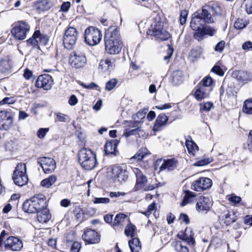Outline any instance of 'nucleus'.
Masks as SVG:
<instances>
[{
  "mask_svg": "<svg viewBox=\"0 0 252 252\" xmlns=\"http://www.w3.org/2000/svg\"><path fill=\"white\" fill-rule=\"evenodd\" d=\"M224 45L225 42L224 41H221L219 42L215 46V51L219 52H221L223 50Z\"/></svg>",
  "mask_w": 252,
  "mask_h": 252,
  "instance_id": "nucleus-60",
  "label": "nucleus"
},
{
  "mask_svg": "<svg viewBox=\"0 0 252 252\" xmlns=\"http://www.w3.org/2000/svg\"><path fill=\"white\" fill-rule=\"evenodd\" d=\"M81 85L84 88L88 89H91L95 88L96 90H99V87L94 83H91L89 85H87L85 84L81 83Z\"/></svg>",
  "mask_w": 252,
  "mask_h": 252,
  "instance_id": "nucleus-59",
  "label": "nucleus"
},
{
  "mask_svg": "<svg viewBox=\"0 0 252 252\" xmlns=\"http://www.w3.org/2000/svg\"><path fill=\"white\" fill-rule=\"evenodd\" d=\"M213 205L212 199L207 196H201L196 204V209L198 212L209 211Z\"/></svg>",
  "mask_w": 252,
  "mask_h": 252,
  "instance_id": "nucleus-16",
  "label": "nucleus"
},
{
  "mask_svg": "<svg viewBox=\"0 0 252 252\" xmlns=\"http://www.w3.org/2000/svg\"><path fill=\"white\" fill-rule=\"evenodd\" d=\"M184 80L183 72L180 70H174L171 75L170 82L173 86H178L181 84Z\"/></svg>",
  "mask_w": 252,
  "mask_h": 252,
  "instance_id": "nucleus-25",
  "label": "nucleus"
},
{
  "mask_svg": "<svg viewBox=\"0 0 252 252\" xmlns=\"http://www.w3.org/2000/svg\"><path fill=\"white\" fill-rule=\"evenodd\" d=\"M136 229L135 226L132 224L129 220L125 228V233L127 236H130L131 238H133Z\"/></svg>",
  "mask_w": 252,
  "mask_h": 252,
  "instance_id": "nucleus-37",
  "label": "nucleus"
},
{
  "mask_svg": "<svg viewBox=\"0 0 252 252\" xmlns=\"http://www.w3.org/2000/svg\"><path fill=\"white\" fill-rule=\"evenodd\" d=\"M81 244L78 242H74L70 250V252H79L81 249Z\"/></svg>",
  "mask_w": 252,
  "mask_h": 252,
  "instance_id": "nucleus-53",
  "label": "nucleus"
},
{
  "mask_svg": "<svg viewBox=\"0 0 252 252\" xmlns=\"http://www.w3.org/2000/svg\"><path fill=\"white\" fill-rule=\"evenodd\" d=\"M228 200L232 203L237 204L240 202L241 198L240 196L232 195L228 197Z\"/></svg>",
  "mask_w": 252,
  "mask_h": 252,
  "instance_id": "nucleus-56",
  "label": "nucleus"
},
{
  "mask_svg": "<svg viewBox=\"0 0 252 252\" xmlns=\"http://www.w3.org/2000/svg\"><path fill=\"white\" fill-rule=\"evenodd\" d=\"M150 154L146 148H141L133 157L130 159L133 161L136 160L137 161H139L142 160L147 155Z\"/></svg>",
  "mask_w": 252,
  "mask_h": 252,
  "instance_id": "nucleus-32",
  "label": "nucleus"
},
{
  "mask_svg": "<svg viewBox=\"0 0 252 252\" xmlns=\"http://www.w3.org/2000/svg\"><path fill=\"white\" fill-rule=\"evenodd\" d=\"M188 14V12L186 10H183L181 11L180 15V22L181 25H183L186 23Z\"/></svg>",
  "mask_w": 252,
  "mask_h": 252,
  "instance_id": "nucleus-50",
  "label": "nucleus"
},
{
  "mask_svg": "<svg viewBox=\"0 0 252 252\" xmlns=\"http://www.w3.org/2000/svg\"><path fill=\"white\" fill-rule=\"evenodd\" d=\"M247 23L245 20L238 18L234 23V27L238 30H242L245 28Z\"/></svg>",
  "mask_w": 252,
  "mask_h": 252,
  "instance_id": "nucleus-44",
  "label": "nucleus"
},
{
  "mask_svg": "<svg viewBox=\"0 0 252 252\" xmlns=\"http://www.w3.org/2000/svg\"><path fill=\"white\" fill-rule=\"evenodd\" d=\"M14 183L20 187L24 186L28 182L26 165L23 163H19L15 167L12 175Z\"/></svg>",
  "mask_w": 252,
  "mask_h": 252,
  "instance_id": "nucleus-6",
  "label": "nucleus"
},
{
  "mask_svg": "<svg viewBox=\"0 0 252 252\" xmlns=\"http://www.w3.org/2000/svg\"><path fill=\"white\" fill-rule=\"evenodd\" d=\"M36 213L37 220L39 222L46 223L51 219V215L46 208L39 211Z\"/></svg>",
  "mask_w": 252,
  "mask_h": 252,
  "instance_id": "nucleus-27",
  "label": "nucleus"
},
{
  "mask_svg": "<svg viewBox=\"0 0 252 252\" xmlns=\"http://www.w3.org/2000/svg\"><path fill=\"white\" fill-rule=\"evenodd\" d=\"M13 123V117L11 114L7 111H0V129H8Z\"/></svg>",
  "mask_w": 252,
  "mask_h": 252,
  "instance_id": "nucleus-17",
  "label": "nucleus"
},
{
  "mask_svg": "<svg viewBox=\"0 0 252 252\" xmlns=\"http://www.w3.org/2000/svg\"><path fill=\"white\" fill-rule=\"evenodd\" d=\"M213 83V79L210 76H206L204 77L198 84L201 86L205 87V88H209L211 91L212 90Z\"/></svg>",
  "mask_w": 252,
  "mask_h": 252,
  "instance_id": "nucleus-39",
  "label": "nucleus"
},
{
  "mask_svg": "<svg viewBox=\"0 0 252 252\" xmlns=\"http://www.w3.org/2000/svg\"><path fill=\"white\" fill-rule=\"evenodd\" d=\"M132 127L134 128L128 130V131L126 129V131L124 133L123 135L126 137H128L132 135H137L139 137L143 135L144 131L140 128L139 125H134V126Z\"/></svg>",
  "mask_w": 252,
  "mask_h": 252,
  "instance_id": "nucleus-31",
  "label": "nucleus"
},
{
  "mask_svg": "<svg viewBox=\"0 0 252 252\" xmlns=\"http://www.w3.org/2000/svg\"><path fill=\"white\" fill-rule=\"evenodd\" d=\"M179 165V161L177 158H159L155 163V168L158 169V166L160 171L166 170L172 171L176 169Z\"/></svg>",
  "mask_w": 252,
  "mask_h": 252,
  "instance_id": "nucleus-9",
  "label": "nucleus"
},
{
  "mask_svg": "<svg viewBox=\"0 0 252 252\" xmlns=\"http://www.w3.org/2000/svg\"><path fill=\"white\" fill-rule=\"evenodd\" d=\"M37 163L40 165L45 173L52 172L56 167L55 160L49 157H44L38 158Z\"/></svg>",
  "mask_w": 252,
  "mask_h": 252,
  "instance_id": "nucleus-13",
  "label": "nucleus"
},
{
  "mask_svg": "<svg viewBox=\"0 0 252 252\" xmlns=\"http://www.w3.org/2000/svg\"><path fill=\"white\" fill-rule=\"evenodd\" d=\"M57 181V177L55 175H50L48 178L43 180L40 183L41 186L48 188L54 185Z\"/></svg>",
  "mask_w": 252,
  "mask_h": 252,
  "instance_id": "nucleus-34",
  "label": "nucleus"
},
{
  "mask_svg": "<svg viewBox=\"0 0 252 252\" xmlns=\"http://www.w3.org/2000/svg\"><path fill=\"white\" fill-rule=\"evenodd\" d=\"M232 76L239 81L246 83L251 81L252 79V76L250 72L244 70H235L232 73Z\"/></svg>",
  "mask_w": 252,
  "mask_h": 252,
  "instance_id": "nucleus-22",
  "label": "nucleus"
},
{
  "mask_svg": "<svg viewBox=\"0 0 252 252\" xmlns=\"http://www.w3.org/2000/svg\"><path fill=\"white\" fill-rule=\"evenodd\" d=\"M39 34H40L39 31H35L32 37L27 40L28 44L33 46H38V41L37 40V38H38V35Z\"/></svg>",
  "mask_w": 252,
  "mask_h": 252,
  "instance_id": "nucleus-41",
  "label": "nucleus"
},
{
  "mask_svg": "<svg viewBox=\"0 0 252 252\" xmlns=\"http://www.w3.org/2000/svg\"><path fill=\"white\" fill-rule=\"evenodd\" d=\"M16 99L14 97H5L0 101V104L3 105L5 104H12L15 102Z\"/></svg>",
  "mask_w": 252,
  "mask_h": 252,
  "instance_id": "nucleus-51",
  "label": "nucleus"
},
{
  "mask_svg": "<svg viewBox=\"0 0 252 252\" xmlns=\"http://www.w3.org/2000/svg\"><path fill=\"white\" fill-rule=\"evenodd\" d=\"M23 210L28 213H35L38 212L31 199L27 200L24 202Z\"/></svg>",
  "mask_w": 252,
  "mask_h": 252,
  "instance_id": "nucleus-29",
  "label": "nucleus"
},
{
  "mask_svg": "<svg viewBox=\"0 0 252 252\" xmlns=\"http://www.w3.org/2000/svg\"><path fill=\"white\" fill-rule=\"evenodd\" d=\"M230 215L229 214V213L228 212H227L225 214H223L221 217L222 219L225 218V223H226V225H228V224H230L231 223L234 222V220H232L230 218Z\"/></svg>",
  "mask_w": 252,
  "mask_h": 252,
  "instance_id": "nucleus-62",
  "label": "nucleus"
},
{
  "mask_svg": "<svg viewBox=\"0 0 252 252\" xmlns=\"http://www.w3.org/2000/svg\"><path fill=\"white\" fill-rule=\"evenodd\" d=\"M49 128H40L37 132V135L39 138H43L49 131Z\"/></svg>",
  "mask_w": 252,
  "mask_h": 252,
  "instance_id": "nucleus-52",
  "label": "nucleus"
},
{
  "mask_svg": "<svg viewBox=\"0 0 252 252\" xmlns=\"http://www.w3.org/2000/svg\"><path fill=\"white\" fill-rule=\"evenodd\" d=\"M211 71L220 76H222L224 74V71L219 65H215L212 69Z\"/></svg>",
  "mask_w": 252,
  "mask_h": 252,
  "instance_id": "nucleus-54",
  "label": "nucleus"
},
{
  "mask_svg": "<svg viewBox=\"0 0 252 252\" xmlns=\"http://www.w3.org/2000/svg\"><path fill=\"white\" fill-rule=\"evenodd\" d=\"M129 219L126 215L122 213L117 214L112 222V226H122L129 221Z\"/></svg>",
  "mask_w": 252,
  "mask_h": 252,
  "instance_id": "nucleus-26",
  "label": "nucleus"
},
{
  "mask_svg": "<svg viewBox=\"0 0 252 252\" xmlns=\"http://www.w3.org/2000/svg\"><path fill=\"white\" fill-rule=\"evenodd\" d=\"M200 57V52L197 49H193L191 50L190 54V57L194 59H197Z\"/></svg>",
  "mask_w": 252,
  "mask_h": 252,
  "instance_id": "nucleus-57",
  "label": "nucleus"
},
{
  "mask_svg": "<svg viewBox=\"0 0 252 252\" xmlns=\"http://www.w3.org/2000/svg\"><path fill=\"white\" fill-rule=\"evenodd\" d=\"M119 141L117 140H112L107 142L105 146V152L107 155H116L118 151L117 150V145Z\"/></svg>",
  "mask_w": 252,
  "mask_h": 252,
  "instance_id": "nucleus-24",
  "label": "nucleus"
},
{
  "mask_svg": "<svg viewBox=\"0 0 252 252\" xmlns=\"http://www.w3.org/2000/svg\"><path fill=\"white\" fill-rule=\"evenodd\" d=\"M105 50L111 55L119 54L122 48L120 32L116 26H110L105 36Z\"/></svg>",
  "mask_w": 252,
  "mask_h": 252,
  "instance_id": "nucleus-1",
  "label": "nucleus"
},
{
  "mask_svg": "<svg viewBox=\"0 0 252 252\" xmlns=\"http://www.w3.org/2000/svg\"><path fill=\"white\" fill-rule=\"evenodd\" d=\"M214 104L210 101L205 102L203 104V109L206 111H210L213 107Z\"/></svg>",
  "mask_w": 252,
  "mask_h": 252,
  "instance_id": "nucleus-61",
  "label": "nucleus"
},
{
  "mask_svg": "<svg viewBox=\"0 0 252 252\" xmlns=\"http://www.w3.org/2000/svg\"><path fill=\"white\" fill-rule=\"evenodd\" d=\"M39 37V45H45L48 43V38L47 36L40 34L38 35V38Z\"/></svg>",
  "mask_w": 252,
  "mask_h": 252,
  "instance_id": "nucleus-55",
  "label": "nucleus"
},
{
  "mask_svg": "<svg viewBox=\"0 0 252 252\" xmlns=\"http://www.w3.org/2000/svg\"><path fill=\"white\" fill-rule=\"evenodd\" d=\"M53 80L52 77L48 74H43L38 77L35 86L37 88H43L45 90H49L52 88Z\"/></svg>",
  "mask_w": 252,
  "mask_h": 252,
  "instance_id": "nucleus-15",
  "label": "nucleus"
},
{
  "mask_svg": "<svg viewBox=\"0 0 252 252\" xmlns=\"http://www.w3.org/2000/svg\"><path fill=\"white\" fill-rule=\"evenodd\" d=\"M132 171L136 178V183L134 188L135 190L143 189L144 191H149L155 189L156 186L154 185H149L146 186L147 183V177L138 168H134L132 169Z\"/></svg>",
  "mask_w": 252,
  "mask_h": 252,
  "instance_id": "nucleus-8",
  "label": "nucleus"
},
{
  "mask_svg": "<svg viewBox=\"0 0 252 252\" xmlns=\"http://www.w3.org/2000/svg\"><path fill=\"white\" fill-rule=\"evenodd\" d=\"M131 252H139L141 250V245L139 239L133 238L128 242Z\"/></svg>",
  "mask_w": 252,
  "mask_h": 252,
  "instance_id": "nucleus-33",
  "label": "nucleus"
},
{
  "mask_svg": "<svg viewBox=\"0 0 252 252\" xmlns=\"http://www.w3.org/2000/svg\"><path fill=\"white\" fill-rule=\"evenodd\" d=\"M150 24L147 33L154 36L160 40H166L170 37L169 33L162 29L160 17L157 14H153L148 20Z\"/></svg>",
  "mask_w": 252,
  "mask_h": 252,
  "instance_id": "nucleus-2",
  "label": "nucleus"
},
{
  "mask_svg": "<svg viewBox=\"0 0 252 252\" xmlns=\"http://www.w3.org/2000/svg\"><path fill=\"white\" fill-rule=\"evenodd\" d=\"M214 21L211 15L203 7L201 11L198 12L197 14L192 18L190 25L193 30H198L202 29L201 27L205 23H212Z\"/></svg>",
  "mask_w": 252,
  "mask_h": 252,
  "instance_id": "nucleus-4",
  "label": "nucleus"
},
{
  "mask_svg": "<svg viewBox=\"0 0 252 252\" xmlns=\"http://www.w3.org/2000/svg\"><path fill=\"white\" fill-rule=\"evenodd\" d=\"M102 36L100 31L94 27L90 26L85 31V42L90 46L97 45L100 42Z\"/></svg>",
  "mask_w": 252,
  "mask_h": 252,
  "instance_id": "nucleus-7",
  "label": "nucleus"
},
{
  "mask_svg": "<svg viewBox=\"0 0 252 252\" xmlns=\"http://www.w3.org/2000/svg\"><path fill=\"white\" fill-rule=\"evenodd\" d=\"M194 233L190 229H185L184 233L178 234V237L183 241V243H187L189 245H193L195 243L193 238Z\"/></svg>",
  "mask_w": 252,
  "mask_h": 252,
  "instance_id": "nucleus-21",
  "label": "nucleus"
},
{
  "mask_svg": "<svg viewBox=\"0 0 252 252\" xmlns=\"http://www.w3.org/2000/svg\"><path fill=\"white\" fill-rule=\"evenodd\" d=\"M30 26L25 21H18L11 30V33L15 39L23 40L29 32Z\"/></svg>",
  "mask_w": 252,
  "mask_h": 252,
  "instance_id": "nucleus-10",
  "label": "nucleus"
},
{
  "mask_svg": "<svg viewBox=\"0 0 252 252\" xmlns=\"http://www.w3.org/2000/svg\"><path fill=\"white\" fill-rule=\"evenodd\" d=\"M69 63H86L87 58L84 54L80 52H73L68 56Z\"/></svg>",
  "mask_w": 252,
  "mask_h": 252,
  "instance_id": "nucleus-23",
  "label": "nucleus"
},
{
  "mask_svg": "<svg viewBox=\"0 0 252 252\" xmlns=\"http://www.w3.org/2000/svg\"><path fill=\"white\" fill-rule=\"evenodd\" d=\"M212 184V181L210 178L201 177L192 182L191 189L196 191H203L210 189Z\"/></svg>",
  "mask_w": 252,
  "mask_h": 252,
  "instance_id": "nucleus-12",
  "label": "nucleus"
},
{
  "mask_svg": "<svg viewBox=\"0 0 252 252\" xmlns=\"http://www.w3.org/2000/svg\"><path fill=\"white\" fill-rule=\"evenodd\" d=\"M213 159L212 158H206L195 162L193 165L195 166H204L211 163Z\"/></svg>",
  "mask_w": 252,
  "mask_h": 252,
  "instance_id": "nucleus-46",
  "label": "nucleus"
},
{
  "mask_svg": "<svg viewBox=\"0 0 252 252\" xmlns=\"http://www.w3.org/2000/svg\"><path fill=\"white\" fill-rule=\"evenodd\" d=\"M196 194L191 191H186L185 195L183 201L181 203V206H184L188 203L193 202L195 200Z\"/></svg>",
  "mask_w": 252,
  "mask_h": 252,
  "instance_id": "nucleus-30",
  "label": "nucleus"
},
{
  "mask_svg": "<svg viewBox=\"0 0 252 252\" xmlns=\"http://www.w3.org/2000/svg\"><path fill=\"white\" fill-rule=\"evenodd\" d=\"M242 111L247 114H252V99L249 98L246 100L243 105Z\"/></svg>",
  "mask_w": 252,
  "mask_h": 252,
  "instance_id": "nucleus-35",
  "label": "nucleus"
},
{
  "mask_svg": "<svg viewBox=\"0 0 252 252\" xmlns=\"http://www.w3.org/2000/svg\"><path fill=\"white\" fill-rule=\"evenodd\" d=\"M55 121L61 122H67L69 120V117L65 114L61 113H56L55 114Z\"/></svg>",
  "mask_w": 252,
  "mask_h": 252,
  "instance_id": "nucleus-42",
  "label": "nucleus"
},
{
  "mask_svg": "<svg viewBox=\"0 0 252 252\" xmlns=\"http://www.w3.org/2000/svg\"><path fill=\"white\" fill-rule=\"evenodd\" d=\"M51 6V3L47 0H40L37 3V7L40 11L49 10Z\"/></svg>",
  "mask_w": 252,
  "mask_h": 252,
  "instance_id": "nucleus-38",
  "label": "nucleus"
},
{
  "mask_svg": "<svg viewBox=\"0 0 252 252\" xmlns=\"http://www.w3.org/2000/svg\"><path fill=\"white\" fill-rule=\"evenodd\" d=\"M78 158L81 166L86 170L94 169L97 164L95 155L89 149H81L78 153Z\"/></svg>",
  "mask_w": 252,
  "mask_h": 252,
  "instance_id": "nucleus-3",
  "label": "nucleus"
},
{
  "mask_svg": "<svg viewBox=\"0 0 252 252\" xmlns=\"http://www.w3.org/2000/svg\"><path fill=\"white\" fill-rule=\"evenodd\" d=\"M132 169L125 164L113 165L111 167V178L115 182H125L127 180L129 172Z\"/></svg>",
  "mask_w": 252,
  "mask_h": 252,
  "instance_id": "nucleus-5",
  "label": "nucleus"
},
{
  "mask_svg": "<svg viewBox=\"0 0 252 252\" xmlns=\"http://www.w3.org/2000/svg\"><path fill=\"white\" fill-rule=\"evenodd\" d=\"M110 202V199L107 197H95L93 202L94 204H108Z\"/></svg>",
  "mask_w": 252,
  "mask_h": 252,
  "instance_id": "nucleus-49",
  "label": "nucleus"
},
{
  "mask_svg": "<svg viewBox=\"0 0 252 252\" xmlns=\"http://www.w3.org/2000/svg\"><path fill=\"white\" fill-rule=\"evenodd\" d=\"M34 204L37 211L43 210L47 206V201L45 196L42 194L35 195L31 198Z\"/></svg>",
  "mask_w": 252,
  "mask_h": 252,
  "instance_id": "nucleus-20",
  "label": "nucleus"
},
{
  "mask_svg": "<svg viewBox=\"0 0 252 252\" xmlns=\"http://www.w3.org/2000/svg\"><path fill=\"white\" fill-rule=\"evenodd\" d=\"M196 32L193 34L194 38L198 41H201L205 36V34L203 29L198 30H195Z\"/></svg>",
  "mask_w": 252,
  "mask_h": 252,
  "instance_id": "nucleus-47",
  "label": "nucleus"
},
{
  "mask_svg": "<svg viewBox=\"0 0 252 252\" xmlns=\"http://www.w3.org/2000/svg\"><path fill=\"white\" fill-rule=\"evenodd\" d=\"M168 120V117L163 114L159 115L155 122V124L154 126V129L155 130H158L160 128L166 125Z\"/></svg>",
  "mask_w": 252,
  "mask_h": 252,
  "instance_id": "nucleus-28",
  "label": "nucleus"
},
{
  "mask_svg": "<svg viewBox=\"0 0 252 252\" xmlns=\"http://www.w3.org/2000/svg\"><path fill=\"white\" fill-rule=\"evenodd\" d=\"M202 29L204 31L205 35H208L209 36H212L216 34L217 32V29L213 27H211L210 26H206L203 27Z\"/></svg>",
  "mask_w": 252,
  "mask_h": 252,
  "instance_id": "nucleus-43",
  "label": "nucleus"
},
{
  "mask_svg": "<svg viewBox=\"0 0 252 252\" xmlns=\"http://www.w3.org/2000/svg\"><path fill=\"white\" fill-rule=\"evenodd\" d=\"M23 76L26 79H27V80L30 79L32 77V72L31 70H30L28 68H26L25 70Z\"/></svg>",
  "mask_w": 252,
  "mask_h": 252,
  "instance_id": "nucleus-64",
  "label": "nucleus"
},
{
  "mask_svg": "<svg viewBox=\"0 0 252 252\" xmlns=\"http://www.w3.org/2000/svg\"><path fill=\"white\" fill-rule=\"evenodd\" d=\"M246 11L248 14H252V0H248L245 4Z\"/></svg>",
  "mask_w": 252,
  "mask_h": 252,
  "instance_id": "nucleus-58",
  "label": "nucleus"
},
{
  "mask_svg": "<svg viewBox=\"0 0 252 252\" xmlns=\"http://www.w3.org/2000/svg\"><path fill=\"white\" fill-rule=\"evenodd\" d=\"M146 110H139L135 116H134V119L135 120L134 125H139V123L145 118L146 114Z\"/></svg>",
  "mask_w": 252,
  "mask_h": 252,
  "instance_id": "nucleus-40",
  "label": "nucleus"
},
{
  "mask_svg": "<svg viewBox=\"0 0 252 252\" xmlns=\"http://www.w3.org/2000/svg\"><path fill=\"white\" fill-rule=\"evenodd\" d=\"M78 32L77 30L72 27H69L65 31L63 43L65 48L72 49L76 44L78 38Z\"/></svg>",
  "mask_w": 252,
  "mask_h": 252,
  "instance_id": "nucleus-11",
  "label": "nucleus"
},
{
  "mask_svg": "<svg viewBox=\"0 0 252 252\" xmlns=\"http://www.w3.org/2000/svg\"><path fill=\"white\" fill-rule=\"evenodd\" d=\"M173 246L176 252H189L188 247L181 241L175 242Z\"/></svg>",
  "mask_w": 252,
  "mask_h": 252,
  "instance_id": "nucleus-36",
  "label": "nucleus"
},
{
  "mask_svg": "<svg viewBox=\"0 0 252 252\" xmlns=\"http://www.w3.org/2000/svg\"><path fill=\"white\" fill-rule=\"evenodd\" d=\"M3 244L6 249L12 251H20L23 247L22 241L14 236H10L7 238L4 241Z\"/></svg>",
  "mask_w": 252,
  "mask_h": 252,
  "instance_id": "nucleus-14",
  "label": "nucleus"
},
{
  "mask_svg": "<svg viewBox=\"0 0 252 252\" xmlns=\"http://www.w3.org/2000/svg\"><path fill=\"white\" fill-rule=\"evenodd\" d=\"M242 49L245 51H248L252 49V42L248 41L242 44Z\"/></svg>",
  "mask_w": 252,
  "mask_h": 252,
  "instance_id": "nucleus-63",
  "label": "nucleus"
},
{
  "mask_svg": "<svg viewBox=\"0 0 252 252\" xmlns=\"http://www.w3.org/2000/svg\"><path fill=\"white\" fill-rule=\"evenodd\" d=\"M83 240L89 244L98 243L100 237L98 233L94 230L87 229L82 235Z\"/></svg>",
  "mask_w": 252,
  "mask_h": 252,
  "instance_id": "nucleus-18",
  "label": "nucleus"
},
{
  "mask_svg": "<svg viewBox=\"0 0 252 252\" xmlns=\"http://www.w3.org/2000/svg\"><path fill=\"white\" fill-rule=\"evenodd\" d=\"M156 208L155 203H152L148 206L147 211L142 212V213L146 217H149L151 215L152 212L155 210Z\"/></svg>",
  "mask_w": 252,
  "mask_h": 252,
  "instance_id": "nucleus-48",
  "label": "nucleus"
},
{
  "mask_svg": "<svg viewBox=\"0 0 252 252\" xmlns=\"http://www.w3.org/2000/svg\"><path fill=\"white\" fill-rule=\"evenodd\" d=\"M118 83V80L113 78L108 81L106 83L105 89L107 91H111L113 89Z\"/></svg>",
  "mask_w": 252,
  "mask_h": 252,
  "instance_id": "nucleus-45",
  "label": "nucleus"
},
{
  "mask_svg": "<svg viewBox=\"0 0 252 252\" xmlns=\"http://www.w3.org/2000/svg\"><path fill=\"white\" fill-rule=\"evenodd\" d=\"M195 89L194 96L198 101H200L208 97L211 92L209 88H205L199 84L196 87Z\"/></svg>",
  "mask_w": 252,
  "mask_h": 252,
  "instance_id": "nucleus-19",
  "label": "nucleus"
}]
</instances>
